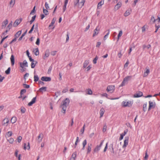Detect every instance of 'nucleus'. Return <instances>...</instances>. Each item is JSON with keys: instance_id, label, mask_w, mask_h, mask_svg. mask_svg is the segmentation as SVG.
Here are the masks:
<instances>
[{"instance_id": "1", "label": "nucleus", "mask_w": 160, "mask_h": 160, "mask_svg": "<svg viewBox=\"0 0 160 160\" xmlns=\"http://www.w3.org/2000/svg\"><path fill=\"white\" fill-rule=\"evenodd\" d=\"M69 102V99L68 98H66L64 101H63L62 104V105L61 107L62 110V112L63 113H65L67 107L68 105Z\"/></svg>"}, {"instance_id": "2", "label": "nucleus", "mask_w": 160, "mask_h": 160, "mask_svg": "<svg viewBox=\"0 0 160 160\" xmlns=\"http://www.w3.org/2000/svg\"><path fill=\"white\" fill-rule=\"evenodd\" d=\"M133 103L132 101L125 100L122 102V106L124 107H130L132 106Z\"/></svg>"}, {"instance_id": "3", "label": "nucleus", "mask_w": 160, "mask_h": 160, "mask_svg": "<svg viewBox=\"0 0 160 160\" xmlns=\"http://www.w3.org/2000/svg\"><path fill=\"white\" fill-rule=\"evenodd\" d=\"M132 77L131 76H128L126 77L124 79L121 84L120 85L119 87H122L128 83V81L130 80Z\"/></svg>"}, {"instance_id": "4", "label": "nucleus", "mask_w": 160, "mask_h": 160, "mask_svg": "<svg viewBox=\"0 0 160 160\" xmlns=\"http://www.w3.org/2000/svg\"><path fill=\"white\" fill-rule=\"evenodd\" d=\"M115 87L114 85L108 86L107 88L106 91L108 92L111 93H113L115 90Z\"/></svg>"}, {"instance_id": "5", "label": "nucleus", "mask_w": 160, "mask_h": 160, "mask_svg": "<svg viewBox=\"0 0 160 160\" xmlns=\"http://www.w3.org/2000/svg\"><path fill=\"white\" fill-rule=\"evenodd\" d=\"M149 106L148 108V110L149 111L152 108H154L156 107V103L155 102H149Z\"/></svg>"}, {"instance_id": "6", "label": "nucleus", "mask_w": 160, "mask_h": 160, "mask_svg": "<svg viewBox=\"0 0 160 160\" xmlns=\"http://www.w3.org/2000/svg\"><path fill=\"white\" fill-rule=\"evenodd\" d=\"M103 142V141H102L99 145H97L95 147L93 150V151L94 152H97L99 151L101 147H102Z\"/></svg>"}, {"instance_id": "7", "label": "nucleus", "mask_w": 160, "mask_h": 160, "mask_svg": "<svg viewBox=\"0 0 160 160\" xmlns=\"http://www.w3.org/2000/svg\"><path fill=\"white\" fill-rule=\"evenodd\" d=\"M122 3L120 1H119L117 4L115 6L114 9L115 11L118 10L122 6Z\"/></svg>"}, {"instance_id": "8", "label": "nucleus", "mask_w": 160, "mask_h": 160, "mask_svg": "<svg viewBox=\"0 0 160 160\" xmlns=\"http://www.w3.org/2000/svg\"><path fill=\"white\" fill-rule=\"evenodd\" d=\"M20 67L21 68H24V67H27L28 66V63L26 60H24L22 62L19 63Z\"/></svg>"}, {"instance_id": "9", "label": "nucleus", "mask_w": 160, "mask_h": 160, "mask_svg": "<svg viewBox=\"0 0 160 160\" xmlns=\"http://www.w3.org/2000/svg\"><path fill=\"white\" fill-rule=\"evenodd\" d=\"M9 122V120L8 118H5L3 120L2 125L6 126H7Z\"/></svg>"}, {"instance_id": "10", "label": "nucleus", "mask_w": 160, "mask_h": 160, "mask_svg": "<svg viewBox=\"0 0 160 160\" xmlns=\"http://www.w3.org/2000/svg\"><path fill=\"white\" fill-rule=\"evenodd\" d=\"M8 22V20L7 19H5L2 23L1 28L2 29L5 28L6 25Z\"/></svg>"}, {"instance_id": "11", "label": "nucleus", "mask_w": 160, "mask_h": 160, "mask_svg": "<svg viewBox=\"0 0 160 160\" xmlns=\"http://www.w3.org/2000/svg\"><path fill=\"white\" fill-rule=\"evenodd\" d=\"M22 20V19H16L13 23V26L14 27L17 26L21 22Z\"/></svg>"}, {"instance_id": "12", "label": "nucleus", "mask_w": 160, "mask_h": 160, "mask_svg": "<svg viewBox=\"0 0 160 160\" xmlns=\"http://www.w3.org/2000/svg\"><path fill=\"white\" fill-rule=\"evenodd\" d=\"M142 95L143 93L142 92H138L134 95L133 97L134 98H137L142 96Z\"/></svg>"}, {"instance_id": "13", "label": "nucleus", "mask_w": 160, "mask_h": 160, "mask_svg": "<svg viewBox=\"0 0 160 160\" xmlns=\"http://www.w3.org/2000/svg\"><path fill=\"white\" fill-rule=\"evenodd\" d=\"M41 80L43 81H50L51 80V78L49 77H42L41 78Z\"/></svg>"}, {"instance_id": "14", "label": "nucleus", "mask_w": 160, "mask_h": 160, "mask_svg": "<svg viewBox=\"0 0 160 160\" xmlns=\"http://www.w3.org/2000/svg\"><path fill=\"white\" fill-rule=\"evenodd\" d=\"M128 138H125V139L124 141V144L122 146L123 148H125L128 144Z\"/></svg>"}, {"instance_id": "15", "label": "nucleus", "mask_w": 160, "mask_h": 160, "mask_svg": "<svg viewBox=\"0 0 160 160\" xmlns=\"http://www.w3.org/2000/svg\"><path fill=\"white\" fill-rule=\"evenodd\" d=\"M99 31V28L98 27H97L94 30V33L93 35V37H94L97 35L98 34Z\"/></svg>"}, {"instance_id": "16", "label": "nucleus", "mask_w": 160, "mask_h": 160, "mask_svg": "<svg viewBox=\"0 0 160 160\" xmlns=\"http://www.w3.org/2000/svg\"><path fill=\"white\" fill-rule=\"evenodd\" d=\"M36 97L33 98L32 100L31 101L28 103V106H31L33 104L35 103L36 101Z\"/></svg>"}, {"instance_id": "17", "label": "nucleus", "mask_w": 160, "mask_h": 160, "mask_svg": "<svg viewBox=\"0 0 160 160\" xmlns=\"http://www.w3.org/2000/svg\"><path fill=\"white\" fill-rule=\"evenodd\" d=\"M85 2V0H81L80 2H79V3L78 4V7L80 8H82L84 6Z\"/></svg>"}, {"instance_id": "18", "label": "nucleus", "mask_w": 160, "mask_h": 160, "mask_svg": "<svg viewBox=\"0 0 160 160\" xmlns=\"http://www.w3.org/2000/svg\"><path fill=\"white\" fill-rule=\"evenodd\" d=\"M92 145V144H88V147L87 148V153L89 154L90 153L91 151L92 148H91V146Z\"/></svg>"}, {"instance_id": "19", "label": "nucleus", "mask_w": 160, "mask_h": 160, "mask_svg": "<svg viewBox=\"0 0 160 160\" xmlns=\"http://www.w3.org/2000/svg\"><path fill=\"white\" fill-rule=\"evenodd\" d=\"M49 50H47L45 52V55L43 57L44 59H45L46 58L48 57L49 55Z\"/></svg>"}, {"instance_id": "20", "label": "nucleus", "mask_w": 160, "mask_h": 160, "mask_svg": "<svg viewBox=\"0 0 160 160\" xmlns=\"http://www.w3.org/2000/svg\"><path fill=\"white\" fill-rule=\"evenodd\" d=\"M10 60L12 66H13L14 64L15 59L13 55H12L10 58Z\"/></svg>"}, {"instance_id": "21", "label": "nucleus", "mask_w": 160, "mask_h": 160, "mask_svg": "<svg viewBox=\"0 0 160 160\" xmlns=\"http://www.w3.org/2000/svg\"><path fill=\"white\" fill-rule=\"evenodd\" d=\"M43 137V134L42 133H41L39 134L38 137V142H40L42 141V139Z\"/></svg>"}, {"instance_id": "22", "label": "nucleus", "mask_w": 160, "mask_h": 160, "mask_svg": "<svg viewBox=\"0 0 160 160\" xmlns=\"http://www.w3.org/2000/svg\"><path fill=\"white\" fill-rule=\"evenodd\" d=\"M12 131H8V132L6 134L5 137L6 138H9L11 136H12Z\"/></svg>"}, {"instance_id": "23", "label": "nucleus", "mask_w": 160, "mask_h": 160, "mask_svg": "<svg viewBox=\"0 0 160 160\" xmlns=\"http://www.w3.org/2000/svg\"><path fill=\"white\" fill-rule=\"evenodd\" d=\"M105 110L104 108H102L100 110V118L102 117L104 113Z\"/></svg>"}, {"instance_id": "24", "label": "nucleus", "mask_w": 160, "mask_h": 160, "mask_svg": "<svg viewBox=\"0 0 160 160\" xmlns=\"http://www.w3.org/2000/svg\"><path fill=\"white\" fill-rule=\"evenodd\" d=\"M89 63V61L88 60H85L83 64V68H86Z\"/></svg>"}, {"instance_id": "25", "label": "nucleus", "mask_w": 160, "mask_h": 160, "mask_svg": "<svg viewBox=\"0 0 160 160\" xmlns=\"http://www.w3.org/2000/svg\"><path fill=\"white\" fill-rule=\"evenodd\" d=\"M104 3V0H102L97 5V8L98 9L100 8V7H101V6L103 5Z\"/></svg>"}, {"instance_id": "26", "label": "nucleus", "mask_w": 160, "mask_h": 160, "mask_svg": "<svg viewBox=\"0 0 160 160\" xmlns=\"http://www.w3.org/2000/svg\"><path fill=\"white\" fill-rule=\"evenodd\" d=\"M17 118L16 117L14 116L12 118L11 120V122L12 123H14L17 121Z\"/></svg>"}, {"instance_id": "27", "label": "nucleus", "mask_w": 160, "mask_h": 160, "mask_svg": "<svg viewBox=\"0 0 160 160\" xmlns=\"http://www.w3.org/2000/svg\"><path fill=\"white\" fill-rule=\"evenodd\" d=\"M47 88L45 87H42L39 88V91L40 92H45L47 90Z\"/></svg>"}, {"instance_id": "28", "label": "nucleus", "mask_w": 160, "mask_h": 160, "mask_svg": "<svg viewBox=\"0 0 160 160\" xmlns=\"http://www.w3.org/2000/svg\"><path fill=\"white\" fill-rule=\"evenodd\" d=\"M77 153L76 152H73L72 155V157L71 158V160H75V158L76 157Z\"/></svg>"}, {"instance_id": "29", "label": "nucleus", "mask_w": 160, "mask_h": 160, "mask_svg": "<svg viewBox=\"0 0 160 160\" xmlns=\"http://www.w3.org/2000/svg\"><path fill=\"white\" fill-rule=\"evenodd\" d=\"M142 47L143 49H144L145 48H147V49H148L151 48V45L150 44H148V45H146L144 44L143 45Z\"/></svg>"}, {"instance_id": "30", "label": "nucleus", "mask_w": 160, "mask_h": 160, "mask_svg": "<svg viewBox=\"0 0 160 160\" xmlns=\"http://www.w3.org/2000/svg\"><path fill=\"white\" fill-rule=\"evenodd\" d=\"M12 22L11 21L8 25L7 27V30H8L9 31L10 29L12 28Z\"/></svg>"}, {"instance_id": "31", "label": "nucleus", "mask_w": 160, "mask_h": 160, "mask_svg": "<svg viewBox=\"0 0 160 160\" xmlns=\"http://www.w3.org/2000/svg\"><path fill=\"white\" fill-rule=\"evenodd\" d=\"M37 63V61H32V62L31 64V67L32 68H34Z\"/></svg>"}, {"instance_id": "32", "label": "nucleus", "mask_w": 160, "mask_h": 160, "mask_svg": "<svg viewBox=\"0 0 160 160\" xmlns=\"http://www.w3.org/2000/svg\"><path fill=\"white\" fill-rule=\"evenodd\" d=\"M130 14V10H128L126 11L124 14V15L125 17H127L129 16Z\"/></svg>"}, {"instance_id": "33", "label": "nucleus", "mask_w": 160, "mask_h": 160, "mask_svg": "<svg viewBox=\"0 0 160 160\" xmlns=\"http://www.w3.org/2000/svg\"><path fill=\"white\" fill-rule=\"evenodd\" d=\"M21 33H22L21 31H18L15 34V35L14 36L16 38H18L19 36L20 35V34H21Z\"/></svg>"}, {"instance_id": "34", "label": "nucleus", "mask_w": 160, "mask_h": 160, "mask_svg": "<svg viewBox=\"0 0 160 160\" xmlns=\"http://www.w3.org/2000/svg\"><path fill=\"white\" fill-rule=\"evenodd\" d=\"M122 35V31L121 30L119 32V33L118 34V36L117 41H118L119 40L120 38Z\"/></svg>"}, {"instance_id": "35", "label": "nucleus", "mask_w": 160, "mask_h": 160, "mask_svg": "<svg viewBox=\"0 0 160 160\" xmlns=\"http://www.w3.org/2000/svg\"><path fill=\"white\" fill-rule=\"evenodd\" d=\"M86 92L87 94L89 95H92V92L91 89H88L86 90Z\"/></svg>"}, {"instance_id": "36", "label": "nucleus", "mask_w": 160, "mask_h": 160, "mask_svg": "<svg viewBox=\"0 0 160 160\" xmlns=\"http://www.w3.org/2000/svg\"><path fill=\"white\" fill-rule=\"evenodd\" d=\"M15 0H11L9 3L10 6L12 7H13L15 4Z\"/></svg>"}, {"instance_id": "37", "label": "nucleus", "mask_w": 160, "mask_h": 160, "mask_svg": "<svg viewBox=\"0 0 160 160\" xmlns=\"http://www.w3.org/2000/svg\"><path fill=\"white\" fill-rule=\"evenodd\" d=\"M156 19H155L154 17L153 16H152L151 17L150 20V22L152 23H154Z\"/></svg>"}, {"instance_id": "38", "label": "nucleus", "mask_w": 160, "mask_h": 160, "mask_svg": "<svg viewBox=\"0 0 160 160\" xmlns=\"http://www.w3.org/2000/svg\"><path fill=\"white\" fill-rule=\"evenodd\" d=\"M150 72L149 69H148L146 70V71L144 72L143 76L144 77H147L148 74Z\"/></svg>"}, {"instance_id": "39", "label": "nucleus", "mask_w": 160, "mask_h": 160, "mask_svg": "<svg viewBox=\"0 0 160 160\" xmlns=\"http://www.w3.org/2000/svg\"><path fill=\"white\" fill-rule=\"evenodd\" d=\"M30 147L29 143V142L28 143V145L27 146H26V143H25L24 146V150H26V149H27L29 150L30 149Z\"/></svg>"}, {"instance_id": "40", "label": "nucleus", "mask_w": 160, "mask_h": 160, "mask_svg": "<svg viewBox=\"0 0 160 160\" xmlns=\"http://www.w3.org/2000/svg\"><path fill=\"white\" fill-rule=\"evenodd\" d=\"M56 19L55 18H53L52 20V22L49 25V27H50L52 26L54 24L55 22L56 21Z\"/></svg>"}, {"instance_id": "41", "label": "nucleus", "mask_w": 160, "mask_h": 160, "mask_svg": "<svg viewBox=\"0 0 160 160\" xmlns=\"http://www.w3.org/2000/svg\"><path fill=\"white\" fill-rule=\"evenodd\" d=\"M87 142L86 139L85 140L82 142V144L83 145V148L82 149L84 150L85 148V146L87 144Z\"/></svg>"}, {"instance_id": "42", "label": "nucleus", "mask_w": 160, "mask_h": 160, "mask_svg": "<svg viewBox=\"0 0 160 160\" xmlns=\"http://www.w3.org/2000/svg\"><path fill=\"white\" fill-rule=\"evenodd\" d=\"M43 12L46 15H47L49 14L48 11L47 9H45L44 8H43Z\"/></svg>"}, {"instance_id": "43", "label": "nucleus", "mask_w": 160, "mask_h": 160, "mask_svg": "<svg viewBox=\"0 0 160 160\" xmlns=\"http://www.w3.org/2000/svg\"><path fill=\"white\" fill-rule=\"evenodd\" d=\"M68 3L64 2V5L63 8V12H64L66 9V6Z\"/></svg>"}, {"instance_id": "44", "label": "nucleus", "mask_w": 160, "mask_h": 160, "mask_svg": "<svg viewBox=\"0 0 160 160\" xmlns=\"http://www.w3.org/2000/svg\"><path fill=\"white\" fill-rule=\"evenodd\" d=\"M147 109V103H146L143 105V110L144 112H145L146 111Z\"/></svg>"}, {"instance_id": "45", "label": "nucleus", "mask_w": 160, "mask_h": 160, "mask_svg": "<svg viewBox=\"0 0 160 160\" xmlns=\"http://www.w3.org/2000/svg\"><path fill=\"white\" fill-rule=\"evenodd\" d=\"M34 54L36 56L38 55L39 54V52L38 48H37L35 49Z\"/></svg>"}, {"instance_id": "46", "label": "nucleus", "mask_w": 160, "mask_h": 160, "mask_svg": "<svg viewBox=\"0 0 160 160\" xmlns=\"http://www.w3.org/2000/svg\"><path fill=\"white\" fill-rule=\"evenodd\" d=\"M98 59V57L97 56H96L95 58L93 60V62L94 64H95L97 63V61Z\"/></svg>"}, {"instance_id": "47", "label": "nucleus", "mask_w": 160, "mask_h": 160, "mask_svg": "<svg viewBox=\"0 0 160 160\" xmlns=\"http://www.w3.org/2000/svg\"><path fill=\"white\" fill-rule=\"evenodd\" d=\"M79 138L78 137H77L76 138V142L75 143V148L76 147V146L77 145L78 143V142H79Z\"/></svg>"}, {"instance_id": "48", "label": "nucleus", "mask_w": 160, "mask_h": 160, "mask_svg": "<svg viewBox=\"0 0 160 160\" xmlns=\"http://www.w3.org/2000/svg\"><path fill=\"white\" fill-rule=\"evenodd\" d=\"M8 141L10 143L12 144L14 140L13 138H10L9 139H8Z\"/></svg>"}, {"instance_id": "49", "label": "nucleus", "mask_w": 160, "mask_h": 160, "mask_svg": "<svg viewBox=\"0 0 160 160\" xmlns=\"http://www.w3.org/2000/svg\"><path fill=\"white\" fill-rule=\"evenodd\" d=\"M21 111L22 113H24L26 111V109L24 107H22L21 108Z\"/></svg>"}, {"instance_id": "50", "label": "nucleus", "mask_w": 160, "mask_h": 160, "mask_svg": "<svg viewBox=\"0 0 160 160\" xmlns=\"http://www.w3.org/2000/svg\"><path fill=\"white\" fill-rule=\"evenodd\" d=\"M22 139V138L21 136H19L17 138V140L18 142L20 143Z\"/></svg>"}, {"instance_id": "51", "label": "nucleus", "mask_w": 160, "mask_h": 160, "mask_svg": "<svg viewBox=\"0 0 160 160\" xmlns=\"http://www.w3.org/2000/svg\"><path fill=\"white\" fill-rule=\"evenodd\" d=\"M8 30H6L5 32H3L1 35V37H4L5 35H6L8 32Z\"/></svg>"}, {"instance_id": "52", "label": "nucleus", "mask_w": 160, "mask_h": 160, "mask_svg": "<svg viewBox=\"0 0 160 160\" xmlns=\"http://www.w3.org/2000/svg\"><path fill=\"white\" fill-rule=\"evenodd\" d=\"M39 78L37 75H34V81L37 82L38 81Z\"/></svg>"}, {"instance_id": "53", "label": "nucleus", "mask_w": 160, "mask_h": 160, "mask_svg": "<svg viewBox=\"0 0 160 160\" xmlns=\"http://www.w3.org/2000/svg\"><path fill=\"white\" fill-rule=\"evenodd\" d=\"M26 90L25 89H23L21 90L20 92V94L23 95L26 92Z\"/></svg>"}, {"instance_id": "54", "label": "nucleus", "mask_w": 160, "mask_h": 160, "mask_svg": "<svg viewBox=\"0 0 160 160\" xmlns=\"http://www.w3.org/2000/svg\"><path fill=\"white\" fill-rule=\"evenodd\" d=\"M10 67L8 68L7 70L5 71V73L7 74H9L10 73Z\"/></svg>"}, {"instance_id": "55", "label": "nucleus", "mask_w": 160, "mask_h": 160, "mask_svg": "<svg viewBox=\"0 0 160 160\" xmlns=\"http://www.w3.org/2000/svg\"><path fill=\"white\" fill-rule=\"evenodd\" d=\"M40 39L39 38H38L37 39V41L36 42V44L38 45H39L40 44Z\"/></svg>"}, {"instance_id": "56", "label": "nucleus", "mask_w": 160, "mask_h": 160, "mask_svg": "<svg viewBox=\"0 0 160 160\" xmlns=\"http://www.w3.org/2000/svg\"><path fill=\"white\" fill-rule=\"evenodd\" d=\"M34 26H35V25L34 24H33V26L32 27L31 29L29 31V32H28L29 33H31L32 32V31H33V30L34 29Z\"/></svg>"}, {"instance_id": "57", "label": "nucleus", "mask_w": 160, "mask_h": 160, "mask_svg": "<svg viewBox=\"0 0 160 160\" xmlns=\"http://www.w3.org/2000/svg\"><path fill=\"white\" fill-rule=\"evenodd\" d=\"M108 142H107L106 144L105 147L104 149L103 152H105L107 151V149L108 148Z\"/></svg>"}, {"instance_id": "58", "label": "nucleus", "mask_w": 160, "mask_h": 160, "mask_svg": "<svg viewBox=\"0 0 160 160\" xmlns=\"http://www.w3.org/2000/svg\"><path fill=\"white\" fill-rule=\"evenodd\" d=\"M23 86L25 88H29V85L25 84H23Z\"/></svg>"}, {"instance_id": "59", "label": "nucleus", "mask_w": 160, "mask_h": 160, "mask_svg": "<svg viewBox=\"0 0 160 160\" xmlns=\"http://www.w3.org/2000/svg\"><path fill=\"white\" fill-rule=\"evenodd\" d=\"M35 8H36V6H35L33 8V9L32 10L31 12H30V14H32V13H34L35 12Z\"/></svg>"}, {"instance_id": "60", "label": "nucleus", "mask_w": 160, "mask_h": 160, "mask_svg": "<svg viewBox=\"0 0 160 160\" xmlns=\"http://www.w3.org/2000/svg\"><path fill=\"white\" fill-rule=\"evenodd\" d=\"M107 126L106 125H104L103 126L102 131L103 132L106 131L107 129Z\"/></svg>"}, {"instance_id": "61", "label": "nucleus", "mask_w": 160, "mask_h": 160, "mask_svg": "<svg viewBox=\"0 0 160 160\" xmlns=\"http://www.w3.org/2000/svg\"><path fill=\"white\" fill-rule=\"evenodd\" d=\"M91 65H89L86 68L87 69V71H89L91 69Z\"/></svg>"}, {"instance_id": "62", "label": "nucleus", "mask_w": 160, "mask_h": 160, "mask_svg": "<svg viewBox=\"0 0 160 160\" xmlns=\"http://www.w3.org/2000/svg\"><path fill=\"white\" fill-rule=\"evenodd\" d=\"M45 6L46 9H48L49 8V7L48 4L47 2L45 3Z\"/></svg>"}, {"instance_id": "63", "label": "nucleus", "mask_w": 160, "mask_h": 160, "mask_svg": "<svg viewBox=\"0 0 160 160\" xmlns=\"http://www.w3.org/2000/svg\"><path fill=\"white\" fill-rule=\"evenodd\" d=\"M148 156L147 154V151H146L145 153V155L144 157V159L145 160H147L148 158Z\"/></svg>"}, {"instance_id": "64", "label": "nucleus", "mask_w": 160, "mask_h": 160, "mask_svg": "<svg viewBox=\"0 0 160 160\" xmlns=\"http://www.w3.org/2000/svg\"><path fill=\"white\" fill-rule=\"evenodd\" d=\"M56 51H53L51 52V54L52 56H54L56 54Z\"/></svg>"}]
</instances>
